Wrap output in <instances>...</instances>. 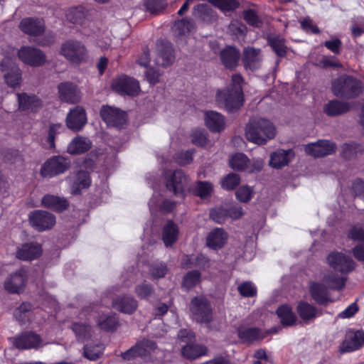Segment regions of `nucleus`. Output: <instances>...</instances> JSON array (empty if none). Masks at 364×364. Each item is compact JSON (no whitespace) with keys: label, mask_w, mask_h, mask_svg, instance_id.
<instances>
[{"label":"nucleus","mask_w":364,"mask_h":364,"mask_svg":"<svg viewBox=\"0 0 364 364\" xmlns=\"http://www.w3.org/2000/svg\"><path fill=\"white\" fill-rule=\"evenodd\" d=\"M243 78L240 74L232 76L231 84L224 90H219L216 93V102L220 107L229 112L239 109L243 104V92L242 84Z\"/></svg>","instance_id":"obj_1"},{"label":"nucleus","mask_w":364,"mask_h":364,"mask_svg":"<svg viewBox=\"0 0 364 364\" xmlns=\"http://www.w3.org/2000/svg\"><path fill=\"white\" fill-rule=\"evenodd\" d=\"M163 184L166 191L181 198H184L192 187L190 177L181 169L164 171Z\"/></svg>","instance_id":"obj_2"},{"label":"nucleus","mask_w":364,"mask_h":364,"mask_svg":"<svg viewBox=\"0 0 364 364\" xmlns=\"http://www.w3.org/2000/svg\"><path fill=\"white\" fill-rule=\"evenodd\" d=\"M276 130L272 123L263 118H254L245 128L247 139L255 144H264L268 140L275 136Z\"/></svg>","instance_id":"obj_3"},{"label":"nucleus","mask_w":364,"mask_h":364,"mask_svg":"<svg viewBox=\"0 0 364 364\" xmlns=\"http://www.w3.org/2000/svg\"><path fill=\"white\" fill-rule=\"evenodd\" d=\"M333 93L338 97L352 98L358 96L363 91L361 82L349 76H341L332 83Z\"/></svg>","instance_id":"obj_4"},{"label":"nucleus","mask_w":364,"mask_h":364,"mask_svg":"<svg viewBox=\"0 0 364 364\" xmlns=\"http://www.w3.org/2000/svg\"><path fill=\"white\" fill-rule=\"evenodd\" d=\"M157 349V343L150 340L144 339L136 342L134 346L121 353L124 360L129 361L138 358L148 360Z\"/></svg>","instance_id":"obj_5"},{"label":"nucleus","mask_w":364,"mask_h":364,"mask_svg":"<svg viewBox=\"0 0 364 364\" xmlns=\"http://www.w3.org/2000/svg\"><path fill=\"white\" fill-rule=\"evenodd\" d=\"M70 167L68 159L54 156L47 159L41 166L40 173L43 178H53L64 173Z\"/></svg>","instance_id":"obj_6"},{"label":"nucleus","mask_w":364,"mask_h":364,"mask_svg":"<svg viewBox=\"0 0 364 364\" xmlns=\"http://www.w3.org/2000/svg\"><path fill=\"white\" fill-rule=\"evenodd\" d=\"M100 115L108 127L117 129L124 128L127 121L125 112L109 105H102L100 110Z\"/></svg>","instance_id":"obj_7"},{"label":"nucleus","mask_w":364,"mask_h":364,"mask_svg":"<svg viewBox=\"0 0 364 364\" xmlns=\"http://www.w3.org/2000/svg\"><path fill=\"white\" fill-rule=\"evenodd\" d=\"M0 67L6 85L11 87H18L22 80V71L14 59L9 57L4 58Z\"/></svg>","instance_id":"obj_8"},{"label":"nucleus","mask_w":364,"mask_h":364,"mask_svg":"<svg viewBox=\"0 0 364 364\" xmlns=\"http://www.w3.org/2000/svg\"><path fill=\"white\" fill-rule=\"evenodd\" d=\"M190 310L193 318L198 323H209L213 319L211 306L204 297L198 296L193 299Z\"/></svg>","instance_id":"obj_9"},{"label":"nucleus","mask_w":364,"mask_h":364,"mask_svg":"<svg viewBox=\"0 0 364 364\" xmlns=\"http://www.w3.org/2000/svg\"><path fill=\"white\" fill-rule=\"evenodd\" d=\"M60 53L68 60L78 63L85 59L87 49L80 41L70 40L62 45Z\"/></svg>","instance_id":"obj_10"},{"label":"nucleus","mask_w":364,"mask_h":364,"mask_svg":"<svg viewBox=\"0 0 364 364\" xmlns=\"http://www.w3.org/2000/svg\"><path fill=\"white\" fill-rule=\"evenodd\" d=\"M336 144L327 139L318 140L316 142L308 144L304 146L305 152L314 158H320L331 155L336 152Z\"/></svg>","instance_id":"obj_11"},{"label":"nucleus","mask_w":364,"mask_h":364,"mask_svg":"<svg viewBox=\"0 0 364 364\" xmlns=\"http://www.w3.org/2000/svg\"><path fill=\"white\" fill-rule=\"evenodd\" d=\"M113 89L120 95L136 96L140 92V86L139 82L127 75L121 76L113 80Z\"/></svg>","instance_id":"obj_12"},{"label":"nucleus","mask_w":364,"mask_h":364,"mask_svg":"<svg viewBox=\"0 0 364 364\" xmlns=\"http://www.w3.org/2000/svg\"><path fill=\"white\" fill-rule=\"evenodd\" d=\"M18 55L22 62L32 67L41 66L46 61V56L44 53L34 47H22L18 50Z\"/></svg>","instance_id":"obj_13"},{"label":"nucleus","mask_w":364,"mask_h":364,"mask_svg":"<svg viewBox=\"0 0 364 364\" xmlns=\"http://www.w3.org/2000/svg\"><path fill=\"white\" fill-rule=\"evenodd\" d=\"M29 222L38 231L50 229L55 223V216L46 210H37L29 214Z\"/></svg>","instance_id":"obj_14"},{"label":"nucleus","mask_w":364,"mask_h":364,"mask_svg":"<svg viewBox=\"0 0 364 364\" xmlns=\"http://www.w3.org/2000/svg\"><path fill=\"white\" fill-rule=\"evenodd\" d=\"M328 264L334 269L342 273L352 272L355 267V262L349 256L341 252H333L327 257Z\"/></svg>","instance_id":"obj_15"},{"label":"nucleus","mask_w":364,"mask_h":364,"mask_svg":"<svg viewBox=\"0 0 364 364\" xmlns=\"http://www.w3.org/2000/svg\"><path fill=\"white\" fill-rule=\"evenodd\" d=\"M13 345L19 350L38 348L42 346L41 337L33 332H25L12 338Z\"/></svg>","instance_id":"obj_16"},{"label":"nucleus","mask_w":364,"mask_h":364,"mask_svg":"<svg viewBox=\"0 0 364 364\" xmlns=\"http://www.w3.org/2000/svg\"><path fill=\"white\" fill-rule=\"evenodd\" d=\"M364 344L363 331H350L346 333V338L340 346L341 353H348L358 350Z\"/></svg>","instance_id":"obj_17"},{"label":"nucleus","mask_w":364,"mask_h":364,"mask_svg":"<svg viewBox=\"0 0 364 364\" xmlns=\"http://www.w3.org/2000/svg\"><path fill=\"white\" fill-rule=\"evenodd\" d=\"M27 279L26 271L20 269L11 274L4 282L5 289L12 294H18L24 287Z\"/></svg>","instance_id":"obj_18"},{"label":"nucleus","mask_w":364,"mask_h":364,"mask_svg":"<svg viewBox=\"0 0 364 364\" xmlns=\"http://www.w3.org/2000/svg\"><path fill=\"white\" fill-rule=\"evenodd\" d=\"M263 55L259 48L254 47L245 48L242 52V62L246 69L255 70L262 64Z\"/></svg>","instance_id":"obj_19"},{"label":"nucleus","mask_w":364,"mask_h":364,"mask_svg":"<svg viewBox=\"0 0 364 364\" xmlns=\"http://www.w3.org/2000/svg\"><path fill=\"white\" fill-rule=\"evenodd\" d=\"M60 99L68 103H77L81 99V92L76 85L72 82H61L58 85Z\"/></svg>","instance_id":"obj_20"},{"label":"nucleus","mask_w":364,"mask_h":364,"mask_svg":"<svg viewBox=\"0 0 364 364\" xmlns=\"http://www.w3.org/2000/svg\"><path fill=\"white\" fill-rule=\"evenodd\" d=\"M87 123L85 109L79 106L71 109L66 117L67 127L73 131H80Z\"/></svg>","instance_id":"obj_21"},{"label":"nucleus","mask_w":364,"mask_h":364,"mask_svg":"<svg viewBox=\"0 0 364 364\" xmlns=\"http://www.w3.org/2000/svg\"><path fill=\"white\" fill-rule=\"evenodd\" d=\"M18 108L21 111L36 112L42 108L41 100L36 95H28L26 93H18L16 95Z\"/></svg>","instance_id":"obj_22"},{"label":"nucleus","mask_w":364,"mask_h":364,"mask_svg":"<svg viewBox=\"0 0 364 364\" xmlns=\"http://www.w3.org/2000/svg\"><path fill=\"white\" fill-rule=\"evenodd\" d=\"M205 126L212 132H220L225 129L226 126L225 117L220 113L215 111H207L204 114Z\"/></svg>","instance_id":"obj_23"},{"label":"nucleus","mask_w":364,"mask_h":364,"mask_svg":"<svg viewBox=\"0 0 364 364\" xmlns=\"http://www.w3.org/2000/svg\"><path fill=\"white\" fill-rule=\"evenodd\" d=\"M296 311L305 323H309L322 315L321 310L306 301H301L298 304Z\"/></svg>","instance_id":"obj_24"},{"label":"nucleus","mask_w":364,"mask_h":364,"mask_svg":"<svg viewBox=\"0 0 364 364\" xmlns=\"http://www.w3.org/2000/svg\"><path fill=\"white\" fill-rule=\"evenodd\" d=\"M19 27L23 33L33 36L42 34L45 30L44 23L40 19L33 18L22 19Z\"/></svg>","instance_id":"obj_25"},{"label":"nucleus","mask_w":364,"mask_h":364,"mask_svg":"<svg viewBox=\"0 0 364 364\" xmlns=\"http://www.w3.org/2000/svg\"><path fill=\"white\" fill-rule=\"evenodd\" d=\"M294 156L292 149H278L271 154L269 164L274 168H281L287 166Z\"/></svg>","instance_id":"obj_26"},{"label":"nucleus","mask_w":364,"mask_h":364,"mask_svg":"<svg viewBox=\"0 0 364 364\" xmlns=\"http://www.w3.org/2000/svg\"><path fill=\"white\" fill-rule=\"evenodd\" d=\"M42 250L40 245L34 242L25 243L16 250V257L21 260H33L39 257Z\"/></svg>","instance_id":"obj_27"},{"label":"nucleus","mask_w":364,"mask_h":364,"mask_svg":"<svg viewBox=\"0 0 364 364\" xmlns=\"http://www.w3.org/2000/svg\"><path fill=\"white\" fill-rule=\"evenodd\" d=\"M41 205L48 209L62 212L68 208L69 203L65 198L46 194L41 199Z\"/></svg>","instance_id":"obj_28"},{"label":"nucleus","mask_w":364,"mask_h":364,"mask_svg":"<svg viewBox=\"0 0 364 364\" xmlns=\"http://www.w3.org/2000/svg\"><path fill=\"white\" fill-rule=\"evenodd\" d=\"M92 146V141L87 137L77 136L68 144L67 151L72 155H80L87 151Z\"/></svg>","instance_id":"obj_29"},{"label":"nucleus","mask_w":364,"mask_h":364,"mask_svg":"<svg viewBox=\"0 0 364 364\" xmlns=\"http://www.w3.org/2000/svg\"><path fill=\"white\" fill-rule=\"evenodd\" d=\"M193 14L196 18L205 23H211L217 19L216 11L207 4L196 5L193 9Z\"/></svg>","instance_id":"obj_30"},{"label":"nucleus","mask_w":364,"mask_h":364,"mask_svg":"<svg viewBox=\"0 0 364 364\" xmlns=\"http://www.w3.org/2000/svg\"><path fill=\"white\" fill-rule=\"evenodd\" d=\"M228 236L222 228L213 229L207 236V245L213 250L221 248L226 242Z\"/></svg>","instance_id":"obj_31"},{"label":"nucleus","mask_w":364,"mask_h":364,"mask_svg":"<svg viewBox=\"0 0 364 364\" xmlns=\"http://www.w3.org/2000/svg\"><path fill=\"white\" fill-rule=\"evenodd\" d=\"M112 307L125 314L133 313L137 306V302L130 296H119L112 301Z\"/></svg>","instance_id":"obj_32"},{"label":"nucleus","mask_w":364,"mask_h":364,"mask_svg":"<svg viewBox=\"0 0 364 364\" xmlns=\"http://www.w3.org/2000/svg\"><path fill=\"white\" fill-rule=\"evenodd\" d=\"M208 348L200 344L191 343H186L181 349L183 357L190 360H195L207 354Z\"/></svg>","instance_id":"obj_33"},{"label":"nucleus","mask_w":364,"mask_h":364,"mask_svg":"<svg viewBox=\"0 0 364 364\" xmlns=\"http://www.w3.org/2000/svg\"><path fill=\"white\" fill-rule=\"evenodd\" d=\"M240 56L239 50L234 47H227L220 53V58L223 65L230 69L237 65Z\"/></svg>","instance_id":"obj_34"},{"label":"nucleus","mask_w":364,"mask_h":364,"mask_svg":"<svg viewBox=\"0 0 364 364\" xmlns=\"http://www.w3.org/2000/svg\"><path fill=\"white\" fill-rule=\"evenodd\" d=\"M91 184V178L87 171H78L71 186L72 194H79L82 188H88Z\"/></svg>","instance_id":"obj_35"},{"label":"nucleus","mask_w":364,"mask_h":364,"mask_svg":"<svg viewBox=\"0 0 364 364\" xmlns=\"http://www.w3.org/2000/svg\"><path fill=\"white\" fill-rule=\"evenodd\" d=\"M178 228L171 221H168L163 229L162 240L166 247H171L174 244L178 236Z\"/></svg>","instance_id":"obj_36"},{"label":"nucleus","mask_w":364,"mask_h":364,"mask_svg":"<svg viewBox=\"0 0 364 364\" xmlns=\"http://www.w3.org/2000/svg\"><path fill=\"white\" fill-rule=\"evenodd\" d=\"M277 314L284 326H292L296 322V316L293 312L291 307L287 304L279 307Z\"/></svg>","instance_id":"obj_37"},{"label":"nucleus","mask_w":364,"mask_h":364,"mask_svg":"<svg viewBox=\"0 0 364 364\" xmlns=\"http://www.w3.org/2000/svg\"><path fill=\"white\" fill-rule=\"evenodd\" d=\"M174 49L170 43H161V66L168 67L175 61Z\"/></svg>","instance_id":"obj_38"},{"label":"nucleus","mask_w":364,"mask_h":364,"mask_svg":"<svg viewBox=\"0 0 364 364\" xmlns=\"http://www.w3.org/2000/svg\"><path fill=\"white\" fill-rule=\"evenodd\" d=\"M349 105L346 102L338 100H332L328 102L324 107L325 113L331 117L341 114L348 112Z\"/></svg>","instance_id":"obj_39"},{"label":"nucleus","mask_w":364,"mask_h":364,"mask_svg":"<svg viewBox=\"0 0 364 364\" xmlns=\"http://www.w3.org/2000/svg\"><path fill=\"white\" fill-rule=\"evenodd\" d=\"M312 298L319 304H324L329 301L328 291L321 284H313L310 288Z\"/></svg>","instance_id":"obj_40"},{"label":"nucleus","mask_w":364,"mask_h":364,"mask_svg":"<svg viewBox=\"0 0 364 364\" xmlns=\"http://www.w3.org/2000/svg\"><path fill=\"white\" fill-rule=\"evenodd\" d=\"M240 338L247 342L262 340L264 336L258 328H240L237 331Z\"/></svg>","instance_id":"obj_41"},{"label":"nucleus","mask_w":364,"mask_h":364,"mask_svg":"<svg viewBox=\"0 0 364 364\" xmlns=\"http://www.w3.org/2000/svg\"><path fill=\"white\" fill-rule=\"evenodd\" d=\"M87 16V11L82 6H77L68 10L66 18L74 24H82Z\"/></svg>","instance_id":"obj_42"},{"label":"nucleus","mask_w":364,"mask_h":364,"mask_svg":"<svg viewBox=\"0 0 364 364\" xmlns=\"http://www.w3.org/2000/svg\"><path fill=\"white\" fill-rule=\"evenodd\" d=\"M250 163V159L242 153H236L231 156L229 159L230 166L235 171H246Z\"/></svg>","instance_id":"obj_43"},{"label":"nucleus","mask_w":364,"mask_h":364,"mask_svg":"<svg viewBox=\"0 0 364 364\" xmlns=\"http://www.w3.org/2000/svg\"><path fill=\"white\" fill-rule=\"evenodd\" d=\"M118 323V319L115 315L102 314L97 319V326L104 331H114Z\"/></svg>","instance_id":"obj_44"},{"label":"nucleus","mask_w":364,"mask_h":364,"mask_svg":"<svg viewBox=\"0 0 364 364\" xmlns=\"http://www.w3.org/2000/svg\"><path fill=\"white\" fill-rule=\"evenodd\" d=\"M71 328L77 341H83L91 337V326L85 323L75 322L72 324Z\"/></svg>","instance_id":"obj_45"},{"label":"nucleus","mask_w":364,"mask_h":364,"mask_svg":"<svg viewBox=\"0 0 364 364\" xmlns=\"http://www.w3.org/2000/svg\"><path fill=\"white\" fill-rule=\"evenodd\" d=\"M209 264L210 262L208 258L202 254L187 256L184 263L186 267H199L203 269L208 267Z\"/></svg>","instance_id":"obj_46"},{"label":"nucleus","mask_w":364,"mask_h":364,"mask_svg":"<svg viewBox=\"0 0 364 364\" xmlns=\"http://www.w3.org/2000/svg\"><path fill=\"white\" fill-rule=\"evenodd\" d=\"M193 28L194 25L193 21L187 18L176 21L173 27V30L177 36L186 35L190 33Z\"/></svg>","instance_id":"obj_47"},{"label":"nucleus","mask_w":364,"mask_h":364,"mask_svg":"<svg viewBox=\"0 0 364 364\" xmlns=\"http://www.w3.org/2000/svg\"><path fill=\"white\" fill-rule=\"evenodd\" d=\"M268 42L278 56L284 57L286 55L287 46L283 38L280 36L269 37Z\"/></svg>","instance_id":"obj_48"},{"label":"nucleus","mask_w":364,"mask_h":364,"mask_svg":"<svg viewBox=\"0 0 364 364\" xmlns=\"http://www.w3.org/2000/svg\"><path fill=\"white\" fill-rule=\"evenodd\" d=\"M208 1L223 12L233 11L239 6L236 0H208Z\"/></svg>","instance_id":"obj_49"},{"label":"nucleus","mask_w":364,"mask_h":364,"mask_svg":"<svg viewBox=\"0 0 364 364\" xmlns=\"http://www.w3.org/2000/svg\"><path fill=\"white\" fill-rule=\"evenodd\" d=\"M200 274L196 270L190 271L183 277V287L189 289L200 282Z\"/></svg>","instance_id":"obj_50"},{"label":"nucleus","mask_w":364,"mask_h":364,"mask_svg":"<svg viewBox=\"0 0 364 364\" xmlns=\"http://www.w3.org/2000/svg\"><path fill=\"white\" fill-rule=\"evenodd\" d=\"M103 349L104 348L102 344H97L94 346L86 345L84 347V355L91 360H95L102 354Z\"/></svg>","instance_id":"obj_51"},{"label":"nucleus","mask_w":364,"mask_h":364,"mask_svg":"<svg viewBox=\"0 0 364 364\" xmlns=\"http://www.w3.org/2000/svg\"><path fill=\"white\" fill-rule=\"evenodd\" d=\"M240 182V178L237 173H231L225 176L222 180V187L225 190H232Z\"/></svg>","instance_id":"obj_52"},{"label":"nucleus","mask_w":364,"mask_h":364,"mask_svg":"<svg viewBox=\"0 0 364 364\" xmlns=\"http://www.w3.org/2000/svg\"><path fill=\"white\" fill-rule=\"evenodd\" d=\"M326 283L332 289H341L345 286L346 279L343 277L330 273L325 277Z\"/></svg>","instance_id":"obj_53"},{"label":"nucleus","mask_w":364,"mask_h":364,"mask_svg":"<svg viewBox=\"0 0 364 364\" xmlns=\"http://www.w3.org/2000/svg\"><path fill=\"white\" fill-rule=\"evenodd\" d=\"M191 141L198 146H203L207 144V134L203 129H195L191 134Z\"/></svg>","instance_id":"obj_54"},{"label":"nucleus","mask_w":364,"mask_h":364,"mask_svg":"<svg viewBox=\"0 0 364 364\" xmlns=\"http://www.w3.org/2000/svg\"><path fill=\"white\" fill-rule=\"evenodd\" d=\"M240 294L245 297H252L257 294L256 287L250 282H245L237 287Z\"/></svg>","instance_id":"obj_55"},{"label":"nucleus","mask_w":364,"mask_h":364,"mask_svg":"<svg viewBox=\"0 0 364 364\" xmlns=\"http://www.w3.org/2000/svg\"><path fill=\"white\" fill-rule=\"evenodd\" d=\"M63 127L61 124H53L50 126L47 137V142L50 148L55 147V136L60 133Z\"/></svg>","instance_id":"obj_56"},{"label":"nucleus","mask_w":364,"mask_h":364,"mask_svg":"<svg viewBox=\"0 0 364 364\" xmlns=\"http://www.w3.org/2000/svg\"><path fill=\"white\" fill-rule=\"evenodd\" d=\"M252 189L248 186H242L236 191L237 198L243 203L248 202L252 196Z\"/></svg>","instance_id":"obj_57"},{"label":"nucleus","mask_w":364,"mask_h":364,"mask_svg":"<svg viewBox=\"0 0 364 364\" xmlns=\"http://www.w3.org/2000/svg\"><path fill=\"white\" fill-rule=\"evenodd\" d=\"M210 216L215 222L222 223L228 218V210L223 207L213 209L210 211Z\"/></svg>","instance_id":"obj_58"},{"label":"nucleus","mask_w":364,"mask_h":364,"mask_svg":"<svg viewBox=\"0 0 364 364\" xmlns=\"http://www.w3.org/2000/svg\"><path fill=\"white\" fill-rule=\"evenodd\" d=\"M135 291L137 296L141 299H149L154 292L152 287L144 282L136 287Z\"/></svg>","instance_id":"obj_59"},{"label":"nucleus","mask_w":364,"mask_h":364,"mask_svg":"<svg viewBox=\"0 0 364 364\" xmlns=\"http://www.w3.org/2000/svg\"><path fill=\"white\" fill-rule=\"evenodd\" d=\"M213 191V186L210 183L207 181H199L197 186L198 195L201 198H205L210 195Z\"/></svg>","instance_id":"obj_60"},{"label":"nucleus","mask_w":364,"mask_h":364,"mask_svg":"<svg viewBox=\"0 0 364 364\" xmlns=\"http://www.w3.org/2000/svg\"><path fill=\"white\" fill-rule=\"evenodd\" d=\"M243 16L250 25L255 27H259L261 26L262 23L255 11L252 9L246 10L243 12Z\"/></svg>","instance_id":"obj_61"},{"label":"nucleus","mask_w":364,"mask_h":364,"mask_svg":"<svg viewBox=\"0 0 364 364\" xmlns=\"http://www.w3.org/2000/svg\"><path fill=\"white\" fill-rule=\"evenodd\" d=\"M348 236L353 240L364 242V229L359 226H353L348 231Z\"/></svg>","instance_id":"obj_62"},{"label":"nucleus","mask_w":364,"mask_h":364,"mask_svg":"<svg viewBox=\"0 0 364 364\" xmlns=\"http://www.w3.org/2000/svg\"><path fill=\"white\" fill-rule=\"evenodd\" d=\"M193 150L181 152L177 156L176 161L180 165L182 166L189 164L193 161Z\"/></svg>","instance_id":"obj_63"},{"label":"nucleus","mask_w":364,"mask_h":364,"mask_svg":"<svg viewBox=\"0 0 364 364\" xmlns=\"http://www.w3.org/2000/svg\"><path fill=\"white\" fill-rule=\"evenodd\" d=\"M324 46L335 54H338L342 46L341 41L338 38H333L331 41L324 42Z\"/></svg>","instance_id":"obj_64"}]
</instances>
